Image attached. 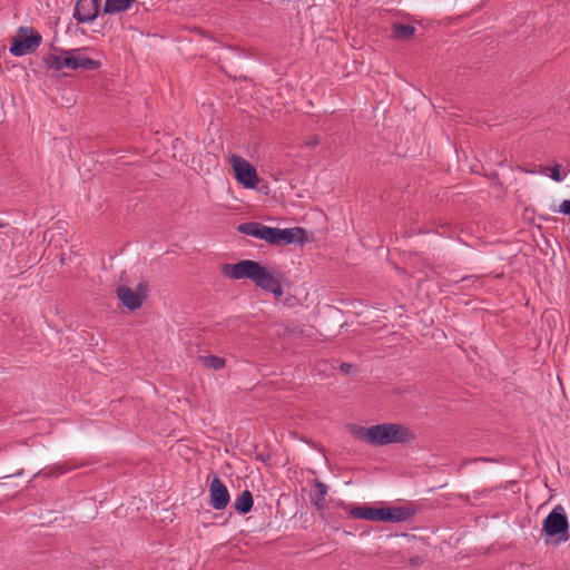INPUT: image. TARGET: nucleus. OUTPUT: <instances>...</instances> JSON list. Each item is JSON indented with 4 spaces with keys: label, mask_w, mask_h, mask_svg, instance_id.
<instances>
[{
    "label": "nucleus",
    "mask_w": 570,
    "mask_h": 570,
    "mask_svg": "<svg viewBox=\"0 0 570 570\" xmlns=\"http://www.w3.org/2000/svg\"><path fill=\"white\" fill-rule=\"evenodd\" d=\"M568 530L569 521L564 509L557 505L543 520L542 534L548 538H556V543H561L569 539Z\"/></svg>",
    "instance_id": "obj_4"
},
{
    "label": "nucleus",
    "mask_w": 570,
    "mask_h": 570,
    "mask_svg": "<svg viewBox=\"0 0 570 570\" xmlns=\"http://www.w3.org/2000/svg\"><path fill=\"white\" fill-rule=\"evenodd\" d=\"M552 180H554L556 183H561L564 180L566 176H567V173H561V165L560 164H554L551 168H550V175Z\"/></svg>",
    "instance_id": "obj_19"
},
{
    "label": "nucleus",
    "mask_w": 570,
    "mask_h": 570,
    "mask_svg": "<svg viewBox=\"0 0 570 570\" xmlns=\"http://www.w3.org/2000/svg\"><path fill=\"white\" fill-rule=\"evenodd\" d=\"M563 173H567V175L570 173V165H569V166H567V167H564Z\"/></svg>",
    "instance_id": "obj_26"
},
{
    "label": "nucleus",
    "mask_w": 570,
    "mask_h": 570,
    "mask_svg": "<svg viewBox=\"0 0 570 570\" xmlns=\"http://www.w3.org/2000/svg\"><path fill=\"white\" fill-rule=\"evenodd\" d=\"M236 179L246 188H255L259 181L255 167L239 156H232Z\"/></svg>",
    "instance_id": "obj_6"
},
{
    "label": "nucleus",
    "mask_w": 570,
    "mask_h": 570,
    "mask_svg": "<svg viewBox=\"0 0 570 570\" xmlns=\"http://www.w3.org/2000/svg\"><path fill=\"white\" fill-rule=\"evenodd\" d=\"M306 230L302 227L277 228L272 227L271 245L281 246L293 243L304 244L306 242Z\"/></svg>",
    "instance_id": "obj_7"
},
{
    "label": "nucleus",
    "mask_w": 570,
    "mask_h": 570,
    "mask_svg": "<svg viewBox=\"0 0 570 570\" xmlns=\"http://www.w3.org/2000/svg\"><path fill=\"white\" fill-rule=\"evenodd\" d=\"M383 509V522H404L415 514V510L413 508L405 505Z\"/></svg>",
    "instance_id": "obj_11"
},
{
    "label": "nucleus",
    "mask_w": 570,
    "mask_h": 570,
    "mask_svg": "<svg viewBox=\"0 0 570 570\" xmlns=\"http://www.w3.org/2000/svg\"><path fill=\"white\" fill-rule=\"evenodd\" d=\"M225 358L216 356V355H209L204 357V364L207 367L214 368V370H220L225 366Z\"/></svg>",
    "instance_id": "obj_18"
},
{
    "label": "nucleus",
    "mask_w": 570,
    "mask_h": 570,
    "mask_svg": "<svg viewBox=\"0 0 570 570\" xmlns=\"http://www.w3.org/2000/svg\"><path fill=\"white\" fill-rule=\"evenodd\" d=\"M210 504L216 510H223L229 503V492L224 482L214 475L209 485Z\"/></svg>",
    "instance_id": "obj_9"
},
{
    "label": "nucleus",
    "mask_w": 570,
    "mask_h": 570,
    "mask_svg": "<svg viewBox=\"0 0 570 570\" xmlns=\"http://www.w3.org/2000/svg\"><path fill=\"white\" fill-rule=\"evenodd\" d=\"M116 292L122 305L126 306L128 309L135 311L141 306L142 297L135 293L130 287L121 285L118 286Z\"/></svg>",
    "instance_id": "obj_13"
},
{
    "label": "nucleus",
    "mask_w": 570,
    "mask_h": 570,
    "mask_svg": "<svg viewBox=\"0 0 570 570\" xmlns=\"http://www.w3.org/2000/svg\"><path fill=\"white\" fill-rule=\"evenodd\" d=\"M42 42V36L31 27H19L11 39L9 52L16 57L33 53Z\"/></svg>",
    "instance_id": "obj_5"
},
{
    "label": "nucleus",
    "mask_w": 570,
    "mask_h": 570,
    "mask_svg": "<svg viewBox=\"0 0 570 570\" xmlns=\"http://www.w3.org/2000/svg\"><path fill=\"white\" fill-rule=\"evenodd\" d=\"M314 487H315V491L311 495V503L317 510L323 511L327 507L325 497L327 495L328 488L326 484H324L322 481H320L317 479L314 480Z\"/></svg>",
    "instance_id": "obj_14"
},
{
    "label": "nucleus",
    "mask_w": 570,
    "mask_h": 570,
    "mask_svg": "<svg viewBox=\"0 0 570 570\" xmlns=\"http://www.w3.org/2000/svg\"><path fill=\"white\" fill-rule=\"evenodd\" d=\"M351 368H352V365H351V364H348V363H342V364H341V370H342L343 372H345V373H350Z\"/></svg>",
    "instance_id": "obj_24"
},
{
    "label": "nucleus",
    "mask_w": 570,
    "mask_h": 570,
    "mask_svg": "<svg viewBox=\"0 0 570 570\" xmlns=\"http://www.w3.org/2000/svg\"><path fill=\"white\" fill-rule=\"evenodd\" d=\"M424 563V559L422 557L415 556L409 559V564L411 567H420Z\"/></svg>",
    "instance_id": "obj_22"
},
{
    "label": "nucleus",
    "mask_w": 570,
    "mask_h": 570,
    "mask_svg": "<svg viewBox=\"0 0 570 570\" xmlns=\"http://www.w3.org/2000/svg\"><path fill=\"white\" fill-rule=\"evenodd\" d=\"M415 30V27L412 24L394 22L391 26V37L396 40L409 41L414 37Z\"/></svg>",
    "instance_id": "obj_15"
},
{
    "label": "nucleus",
    "mask_w": 570,
    "mask_h": 570,
    "mask_svg": "<svg viewBox=\"0 0 570 570\" xmlns=\"http://www.w3.org/2000/svg\"><path fill=\"white\" fill-rule=\"evenodd\" d=\"M101 0H77L73 18L78 23L92 22L99 13Z\"/></svg>",
    "instance_id": "obj_8"
},
{
    "label": "nucleus",
    "mask_w": 570,
    "mask_h": 570,
    "mask_svg": "<svg viewBox=\"0 0 570 570\" xmlns=\"http://www.w3.org/2000/svg\"><path fill=\"white\" fill-rule=\"evenodd\" d=\"M78 468V465H69L68 463H63L60 465H56L55 469L59 474L66 473L72 469Z\"/></svg>",
    "instance_id": "obj_21"
},
{
    "label": "nucleus",
    "mask_w": 570,
    "mask_h": 570,
    "mask_svg": "<svg viewBox=\"0 0 570 570\" xmlns=\"http://www.w3.org/2000/svg\"><path fill=\"white\" fill-rule=\"evenodd\" d=\"M136 0H106L104 6L105 13L125 12L131 8Z\"/></svg>",
    "instance_id": "obj_17"
},
{
    "label": "nucleus",
    "mask_w": 570,
    "mask_h": 570,
    "mask_svg": "<svg viewBox=\"0 0 570 570\" xmlns=\"http://www.w3.org/2000/svg\"><path fill=\"white\" fill-rule=\"evenodd\" d=\"M225 277L232 279H250L257 287L272 293L275 298L283 296L285 274L278 268L268 269L256 261L244 259L235 264H224L220 268Z\"/></svg>",
    "instance_id": "obj_1"
},
{
    "label": "nucleus",
    "mask_w": 570,
    "mask_h": 570,
    "mask_svg": "<svg viewBox=\"0 0 570 570\" xmlns=\"http://www.w3.org/2000/svg\"><path fill=\"white\" fill-rule=\"evenodd\" d=\"M515 487H519V484L517 482H511L509 488L512 490L513 493H515L517 491L514 490ZM505 489H508V487H505Z\"/></svg>",
    "instance_id": "obj_25"
},
{
    "label": "nucleus",
    "mask_w": 570,
    "mask_h": 570,
    "mask_svg": "<svg viewBox=\"0 0 570 570\" xmlns=\"http://www.w3.org/2000/svg\"><path fill=\"white\" fill-rule=\"evenodd\" d=\"M352 433L358 440L366 442L372 446H383L391 443H406L414 439L410 429L397 423H383L370 428H352Z\"/></svg>",
    "instance_id": "obj_2"
},
{
    "label": "nucleus",
    "mask_w": 570,
    "mask_h": 570,
    "mask_svg": "<svg viewBox=\"0 0 570 570\" xmlns=\"http://www.w3.org/2000/svg\"><path fill=\"white\" fill-rule=\"evenodd\" d=\"M254 499L249 490H244L235 500L234 508L242 514L248 513L253 509Z\"/></svg>",
    "instance_id": "obj_16"
},
{
    "label": "nucleus",
    "mask_w": 570,
    "mask_h": 570,
    "mask_svg": "<svg viewBox=\"0 0 570 570\" xmlns=\"http://www.w3.org/2000/svg\"><path fill=\"white\" fill-rule=\"evenodd\" d=\"M237 230L242 234L263 239L267 243L271 242L272 227L263 225L262 223L248 222L239 224Z\"/></svg>",
    "instance_id": "obj_10"
},
{
    "label": "nucleus",
    "mask_w": 570,
    "mask_h": 570,
    "mask_svg": "<svg viewBox=\"0 0 570 570\" xmlns=\"http://www.w3.org/2000/svg\"><path fill=\"white\" fill-rule=\"evenodd\" d=\"M348 515L353 519H364L370 521H383L384 509L372 508L367 505L354 507L348 511Z\"/></svg>",
    "instance_id": "obj_12"
},
{
    "label": "nucleus",
    "mask_w": 570,
    "mask_h": 570,
    "mask_svg": "<svg viewBox=\"0 0 570 570\" xmlns=\"http://www.w3.org/2000/svg\"><path fill=\"white\" fill-rule=\"evenodd\" d=\"M59 52V55L48 53L42 57V62L48 69L55 71H60L63 68L97 70L101 67L99 60L82 55L80 49H60Z\"/></svg>",
    "instance_id": "obj_3"
},
{
    "label": "nucleus",
    "mask_w": 570,
    "mask_h": 570,
    "mask_svg": "<svg viewBox=\"0 0 570 570\" xmlns=\"http://www.w3.org/2000/svg\"><path fill=\"white\" fill-rule=\"evenodd\" d=\"M557 212L560 213V214L569 215L570 216V199L563 200L559 205V208L557 209Z\"/></svg>",
    "instance_id": "obj_20"
},
{
    "label": "nucleus",
    "mask_w": 570,
    "mask_h": 570,
    "mask_svg": "<svg viewBox=\"0 0 570 570\" xmlns=\"http://www.w3.org/2000/svg\"><path fill=\"white\" fill-rule=\"evenodd\" d=\"M320 144V138L318 136L316 135H313L311 137H308L305 141V145L308 146V147H315Z\"/></svg>",
    "instance_id": "obj_23"
}]
</instances>
